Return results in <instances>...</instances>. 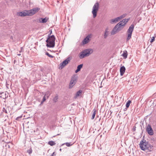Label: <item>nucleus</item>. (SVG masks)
I'll list each match as a JSON object with an SVG mask.
<instances>
[{
    "label": "nucleus",
    "mask_w": 156,
    "mask_h": 156,
    "mask_svg": "<svg viewBox=\"0 0 156 156\" xmlns=\"http://www.w3.org/2000/svg\"><path fill=\"white\" fill-rule=\"evenodd\" d=\"M126 15L127 14H124L121 16L119 17H118V22L119 21V20H121L123 18H124L126 16Z\"/></svg>",
    "instance_id": "5701e85b"
},
{
    "label": "nucleus",
    "mask_w": 156,
    "mask_h": 156,
    "mask_svg": "<svg viewBox=\"0 0 156 156\" xmlns=\"http://www.w3.org/2000/svg\"><path fill=\"white\" fill-rule=\"evenodd\" d=\"M90 37L89 35H88L85 38H84L83 40L82 41V43L83 44H85L87 43L89 41V38Z\"/></svg>",
    "instance_id": "9b49d317"
},
{
    "label": "nucleus",
    "mask_w": 156,
    "mask_h": 156,
    "mask_svg": "<svg viewBox=\"0 0 156 156\" xmlns=\"http://www.w3.org/2000/svg\"><path fill=\"white\" fill-rule=\"evenodd\" d=\"M2 110L3 112H5V113H7V111L5 108H3Z\"/></svg>",
    "instance_id": "473e14b6"
},
{
    "label": "nucleus",
    "mask_w": 156,
    "mask_h": 156,
    "mask_svg": "<svg viewBox=\"0 0 156 156\" xmlns=\"http://www.w3.org/2000/svg\"><path fill=\"white\" fill-rule=\"evenodd\" d=\"M18 55H20V54H18Z\"/></svg>",
    "instance_id": "a19ab883"
},
{
    "label": "nucleus",
    "mask_w": 156,
    "mask_h": 156,
    "mask_svg": "<svg viewBox=\"0 0 156 156\" xmlns=\"http://www.w3.org/2000/svg\"><path fill=\"white\" fill-rule=\"evenodd\" d=\"M56 144L53 141H49L48 142V144L51 145V146H53L54 145H55Z\"/></svg>",
    "instance_id": "bb28decb"
},
{
    "label": "nucleus",
    "mask_w": 156,
    "mask_h": 156,
    "mask_svg": "<svg viewBox=\"0 0 156 156\" xmlns=\"http://www.w3.org/2000/svg\"><path fill=\"white\" fill-rule=\"evenodd\" d=\"M99 5L98 3V2L96 3L94 5L92 10H98Z\"/></svg>",
    "instance_id": "a211bd4d"
},
{
    "label": "nucleus",
    "mask_w": 156,
    "mask_h": 156,
    "mask_svg": "<svg viewBox=\"0 0 156 156\" xmlns=\"http://www.w3.org/2000/svg\"><path fill=\"white\" fill-rule=\"evenodd\" d=\"M93 52V50L91 48H88L84 50L81 52L79 55L80 58H83L85 57L89 56Z\"/></svg>",
    "instance_id": "7ed1b4c3"
},
{
    "label": "nucleus",
    "mask_w": 156,
    "mask_h": 156,
    "mask_svg": "<svg viewBox=\"0 0 156 156\" xmlns=\"http://www.w3.org/2000/svg\"><path fill=\"white\" fill-rule=\"evenodd\" d=\"M71 58L70 57H68L60 64V67L62 68L65 66L70 62Z\"/></svg>",
    "instance_id": "1a4fd4ad"
},
{
    "label": "nucleus",
    "mask_w": 156,
    "mask_h": 156,
    "mask_svg": "<svg viewBox=\"0 0 156 156\" xmlns=\"http://www.w3.org/2000/svg\"><path fill=\"white\" fill-rule=\"evenodd\" d=\"M98 11V10H92V13L93 14L94 18H95L96 16Z\"/></svg>",
    "instance_id": "a878e982"
},
{
    "label": "nucleus",
    "mask_w": 156,
    "mask_h": 156,
    "mask_svg": "<svg viewBox=\"0 0 156 156\" xmlns=\"http://www.w3.org/2000/svg\"><path fill=\"white\" fill-rule=\"evenodd\" d=\"M0 94L2 95V96H3V94H5V98H6L7 95L6 92H5V93H4V92L0 93Z\"/></svg>",
    "instance_id": "7c9ffc66"
},
{
    "label": "nucleus",
    "mask_w": 156,
    "mask_h": 156,
    "mask_svg": "<svg viewBox=\"0 0 156 156\" xmlns=\"http://www.w3.org/2000/svg\"><path fill=\"white\" fill-rule=\"evenodd\" d=\"M31 10H40V9H38V8H34V9H32Z\"/></svg>",
    "instance_id": "f704fd0d"
},
{
    "label": "nucleus",
    "mask_w": 156,
    "mask_h": 156,
    "mask_svg": "<svg viewBox=\"0 0 156 156\" xmlns=\"http://www.w3.org/2000/svg\"><path fill=\"white\" fill-rule=\"evenodd\" d=\"M82 90H78L76 93L75 94V95L74 97V98H77L82 93Z\"/></svg>",
    "instance_id": "dca6fc26"
},
{
    "label": "nucleus",
    "mask_w": 156,
    "mask_h": 156,
    "mask_svg": "<svg viewBox=\"0 0 156 156\" xmlns=\"http://www.w3.org/2000/svg\"><path fill=\"white\" fill-rule=\"evenodd\" d=\"M83 66V64H80L77 67V69L75 70V73H77L80 71L81 69L82 68Z\"/></svg>",
    "instance_id": "2eb2a0df"
},
{
    "label": "nucleus",
    "mask_w": 156,
    "mask_h": 156,
    "mask_svg": "<svg viewBox=\"0 0 156 156\" xmlns=\"http://www.w3.org/2000/svg\"><path fill=\"white\" fill-rule=\"evenodd\" d=\"M93 113L92 115V117H91V119H93L94 117H95V115H96V109H94L93 110Z\"/></svg>",
    "instance_id": "4be33fe9"
},
{
    "label": "nucleus",
    "mask_w": 156,
    "mask_h": 156,
    "mask_svg": "<svg viewBox=\"0 0 156 156\" xmlns=\"http://www.w3.org/2000/svg\"><path fill=\"white\" fill-rule=\"evenodd\" d=\"M127 55L128 54L127 51H124L123 52L122 55V56L124 58H127Z\"/></svg>",
    "instance_id": "6ab92c4d"
},
{
    "label": "nucleus",
    "mask_w": 156,
    "mask_h": 156,
    "mask_svg": "<svg viewBox=\"0 0 156 156\" xmlns=\"http://www.w3.org/2000/svg\"><path fill=\"white\" fill-rule=\"evenodd\" d=\"M129 19H123L122 21L118 23V32L122 30L125 25L128 21Z\"/></svg>",
    "instance_id": "39448f33"
},
{
    "label": "nucleus",
    "mask_w": 156,
    "mask_h": 156,
    "mask_svg": "<svg viewBox=\"0 0 156 156\" xmlns=\"http://www.w3.org/2000/svg\"><path fill=\"white\" fill-rule=\"evenodd\" d=\"M117 22V17L114 19L111 20L110 21V23L111 24H113Z\"/></svg>",
    "instance_id": "412c9836"
},
{
    "label": "nucleus",
    "mask_w": 156,
    "mask_h": 156,
    "mask_svg": "<svg viewBox=\"0 0 156 156\" xmlns=\"http://www.w3.org/2000/svg\"><path fill=\"white\" fill-rule=\"evenodd\" d=\"M46 97H45L44 96L43 97V99L42 100L43 101H44V102L45 101V100L46 99Z\"/></svg>",
    "instance_id": "2f4dec72"
},
{
    "label": "nucleus",
    "mask_w": 156,
    "mask_h": 156,
    "mask_svg": "<svg viewBox=\"0 0 156 156\" xmlns=\"http://www.w3.org/2000/svg\"><path fill=\"white\" fill-rule=\"evenodd\" d=\"M26 12H20L17 13V15L20 16H32L38 10H25Z\"/></svg>",
    "instance_id": "20e7f679"
},
{
    "label": "nucleus",
    "mask_w": 156,
    "mask_h": 156,
    "mask_svg": "<svg viewBox=\"0 0 156 156\" xmlns=\"http://www.w3.org/2000/svg\"><path fill=\"white\" fill-rule=\"evenodd\" d=\"M55 38L54 35L51 36H48L47 39L46 40L47 43L46 46L48 47L52 48L55 47Z\"/></svg>",
    "instance_id": "f03ea898"
},
{
    "label": "nucleus",
    "mask_w": 156,
    "mask_h": 156,
    "mask_svg": "<svg viewBox=\"0 0 156 156\" xmlns=\"http://www.w3.org/2000/svg\"><path fill=\"white\" fill-rule=\"evenodd\" d=\"M10 38L11 39H12V36H11V37H10Z\"/></svg>",
    "instance_id": "58836bf2"
},
{
    "label": "nucleus",
    "mask_w": 156,
    "mask_h": 156,
    "mask_svg": "<svg viewBox=\"0 0 156 156\" xmlns=\"http://www.w3.org/2000/svg\"><path fill=\"white\" fill-rule=\"evenodd\" d=\"M58 99V95L57 94H56L55 97L53 99V101L54 102H56L57 101Z\"/></svg>",
    "instance_id": "b1692460"
},
{
    "label": "nucleus",
    "mask_w": 156,
    "mask_h": 156,
    "mask_svg": "<svg viewBox=\"0 0 156 156\" xmlns=\"http://www.w3.org/2000/svg\"><path fill=\"white\" fill-rule=\"evenodd\" d=\"M155 40V37H152L151 40L150 41V42L151 43H152Z\"/></svg>",
    "instance_id": "c85d7f7f"
},
{
    "label": "nucleus",
    "mask_w": 156,
    "mask_h": 156,
    "mask_svg": "<svg viewBox=\"0 0 156 156\" xmlns=\"http://www.w3.org/2000/svg\"><path fill=\"white\" fill-rule=\"evenodd\" d=\"M61 150H62L61 149H60V150H59V151H61Z\"/></svg>",
    "instance_id": "ea45409f"
},
{
    "label": "nucleus",
    "mask_w": 156,
    "mask_h": 156,
    "mask_svg": "<svg viewBox=\"0 0 156 156\" xmlns=\"http://www.w3.org/2000/svg\"><path fill=\"white\" fill-rule=\"evenodd\" d=\"M146 130L150 135L152 136L154 134V133L153 130L150 125L148 124L146 126Z\"/></svg>",
    "instance_id": "6e6552de"
},
{
    "label": "nucleus",
    "mask_w": 156,
    "mask_h": 156,
    "mask_svg": "<svg viewBox=\"0 0 156 156\" xmlns=\"http://www.w3.org/2000/svg\"><path fill=\"white\" fill-rule=\"evenodd\" d=\"M27 152L29 154H30L32 153V150L31 149H30L27 150Z\"/></svg>",
    "instance_id": "c756f323"
},
{
    "label": "nucleus",
    "mask_w": 156,
    "mask_h": 156,
    "mask_svg": "<svg viewBox=\"0 0 156 156\" xmlns=\"http://www.w3.org/2000/svg\"><path fill=\"white\" fill-rule=\"evenodd\" d=\"M49 31H50V30H49ZM51 33H52V31L51 30H50V33L48 35V36H51Z\"/></svg>",
    "instance_id": "72a5a7b5"
},
{
    "label": "nucleus",
    "mask_w": 156,
    "mask_h": 156,
    "mask_svg": "<svg viewBox=\"0 0 156 156\" xmlns=\"http://www.w3.org/2000/svg\"><path fill=\"white\" fill-rule=\"evenodd\" d=\"M126 70V68L124 66H123L121 67L120 69V75L121 76H122L123 74H124V73L125 72Z\"/></svg>",
    "instance_id": "ddd939ff"
},
{
    "label": "nucleus",
    "mask_w": 156,
    "mask_h": 156,
    "mask_svg": "<svg viewBox=\"0 0 156 156\" xmlns=\"http://www.w3.org/2000/svg\"><path fill=\"white\" fill-rule=\"evenodd\" d=\"M76 76H73L71 78L69 86V88L70 89L73 87L76 84Z\"/></svg>",
    "instance_id": "0eeeda50"
},
{
    "label": "nucleus",
    "mask_w": 156,
    "mask_h": 156,
    "mask_svg": "<svg viewBox=\"0 0 156 156\" xmlns=\"http://www.w3.org/2000/svg\"><path fill=\"white\" fill-rule=\"evenodd\" d=\"M117 31V24H116L111 31V34L113 35L116 33Z\"/></svg>",
    "instance_id": "4468645a"
},
{
    "label": "nucleus",
    "mask_w": 156,
    "mask_h": 156,
    "mask_svg": "<svg viewBox=\"0 0 156 156\" xmlns=\"http://www.w3.org/2000/svg\"><path fill=\"white\" fill-rule=\"evenodd\" d=\"M139 145L141 149L143 151L151 152L153 149V146L144 139L140 141Z\"/></svg>",
    "instance_id": "f257e3e1"
},
{
    "label": "nucleus",
    "mask_w": 156,
    "mask_h": 156,
    "mask_svg": "<svg viewBox=\"0 0 156 156\" xmlns=\"http://www.w3.org/2000/svg\"><path fill=\"white\" fill-rule=\"evenodd\" d=\"M131 103V101L129 100L127 101L126 102V108H125V109H126V110L129 107L130 103Z\"/></svg>",
    "instance_id": "f3484780"
},
{
    "label": "nucleus",
    "mask_w": 156,
    "mask_h": 156,
    "mask_svg": "<svg viewBox=\"0 0 156 156\" xmlns=\"http://www.w3.org/2000/svg\"><path fill=\"white\" fill-rule=\"evenodd\" d=\"M73 144V143L71 144V143L66 142L63 144L62 145V146L66 144L67 147H70L72 146Z\"/></svg>",
    "instance_id": "aec40b11"
},
{
    "label": "nucleus",
    "mask_w": 156,
    "mask_h": 156,
    "mask_svg": "<svg viewBox=\"0 0 156 156\" xmlns=\"http://www.w3.org/2000/svg\"><path fill=\"white\" fill-rule=\"evenodd\" d=\"M44 102V101H41V103H40V105H42L43 103V102Z\"/></svg>",
    "instance_id": "c9c22d12"
},
{
    "label": "nucleus",
    "mask_w": 156,
    "mask_h": 156,
    "mask_svg": "<svg viewBox=\"0 0 156 156\" xmlns=\"http://www.w3.org/2000/svg\"><path fill=\"white\" fill-rule=\"evenodd\" d=\"M109 34L108 29V28H107L105 30L104 33L103 34L104 39H106L108 36Z\"/></svg>",
    "instance_id": "f8f14e48"
},
{
    "label": "nucleus",
    "mask_w": 156,
    "mask_h": 156,
    "mask_svg": "<svg viewBox=\"0 0 156 156\" xmlns=\"http://www.w3.org/2000/svg\"><path fill=\"white\" fill-rule=\"evenodd\" d=\"M8 147H9V148H10V146H9V145H8Z\"/></svg>",
    "instance_id": "4c0bfd02"
},
{
    "label": "nucleus",
    "mask_w": 156,
    "mask_h": 156,
    "mask_svg": "<svg viewBox=\"0 0 156 156\" xmlns=\"http://www.w3.org/2000/svg\"><path fill=\"white\" fill-rule=\"evenodd\" d=\"M55 153V152H53L52 154L51 155V156H54V154Z\"/></svg>",
    "instance_id": "e433bc0d"
},
{
    "label": "nucleus",
    "mask_w": 156,
    "mask_h": 156,
    "mask_svg": "<svg viewBox=\"0 0 156 156\" xmlns=\"http://www.w3.org/2000/svg\"><path fill=\"white\" fill-rule=\"evenodd\" d=\"M48 19V18L45 17V18H39V21L41 23H46Z\"/></svg>",
    "instance_id": "9d476101"
},
{
    "label": "nucleus",
    "mask_w": 156,
    "mask_h": 156,
    "mask_svg": "<svg viewBox=\"0 0 156 156\" xmlns=\"http://www.w3.org/2000/svg\"><path fill=\"white\" fill-rule=\"evenodd\" d=\"M134 28L133 24H131L127 30L128 36L126 38L127 41L129 40L131 38L132 34Z\"/></svg>",
    "instance_id": "423d86ee"
},
{
    "label": "nucleus",
    "mask_w": 156,
    "mask_h": 156,
    "mask_svg": "<svg viewBox=\"0 0 156 156\" xmlns=\"http://www.w3.org/2000/svg\"><path fill=\"white\" fill-rule=\"evenodd\" d=\"M46 55L48 56L49 57L51 58H53L54 57V56H52V55H50L48 52H46Z\"/></svg>",
    "instance_id": "cd10ccee"
},
{
    "label": "nucleus",
    "mask_w": 156,
    "mask_h": 156,
    "mask_svg": "<svg viewBox=\"0 0 156 156\" xmlns=\"http://www.w3.org/2000/svg\"><path fill=\"white\" fill-rule=\"evenodd\" d=\"M50 92L49 91H48L45 92L44 96L46 97L47 98H48L50 96Z\"/></svg>",
    "instance_id": "393cba45"
}]
</instances>
